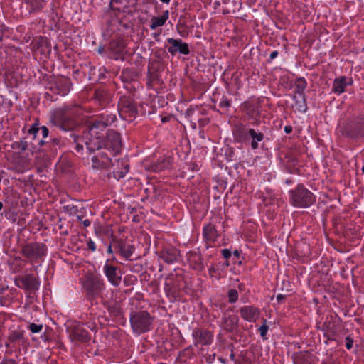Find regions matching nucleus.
Segmentation results:
<instances>
[{
    "label": "nucleus",
    "instance_id": "nucleus-16",
    "mask_svg": "<svg viewBox=\"0 0 364 364\" xmlns=\"http://www.w3.org/2000/svg\"><path fill=\"white\" fill-rule=\"evenodd\" d=\"M110 166L112 167L114 178L119 180L125 176L129 171V164L127 159H117L112 161Z\"/></svg>",
    "mask_w": 364,
    "mask_h": 364
},
{
    "label": "nucleus",
    "instance_id": "nucleus-58",
    "mask_svg": "<svg viewBox=\"0 0 364 364\" xmlns=\"http://www.w3.org/2000/svg\"><path fill=\"white\" fill-rule=\"evenodd\" d=\"M87 327H88L89 328H90L92 331H95V328H96L95 326L93 323H92V324H90H90H88V325H87Z\"/></svg>",
    "mask_w": 364,
    "mask_h": 364
},
{
    "label": "nucleus",
    "instance_id": "nucleus-54",
    "mask_svg": "<svg viewBox=\"0 0 364 364\" xmlns=\"http://www.w3.org/2000/svg\"><path fill=\"white\" fill-rule=\"evenodd\" d=\"M284 129L287 134H290L292 132V127L289 125L285 126Z\"/></svg>",
    "mask_w": 364,
    "mask_h": 364
},
{
    "label": "nucleus",
    "instance_id": "nucleus-10",
    "mask_svg": "<svg viewBox=\"0 0 364 364\" xmlns=\"http://www.w3.org/2000/svg\"><path fill=\"white\" fill-rule=\"evenodd\" d=\"M118 111L121 117L126 120H132L138 114L136 105L130 97L123 96L118 102Z\"/></svg>",
    "mask_w": 364,
    "mask_h": 364
},
{
    "label": "nucleus",
    "instance_id": "nucleus-46",
    "mask_svg": "<svg viewBox=\"0 0 364 364\" xmlns=\"http://www.w3.org/2000/svg\"><path fill=\"white\" fill-rule=\"evenodd\" d=\"M0 364H22L19 362L16 361L14 359L11 358H4L2 360V361L0 363Z\"/></svg>",
    "mask_w": 364,
    "mask_h": 364
},
{
    "label": "nucleus",
    "instance_id": "nucleus-8",
    "mask_svg": "<svg viewBox=\"0 0 364 364\" xmlns=\"http://www.w3.org/2000/svg\"><path fill=\"white\" fill-rule=\"evenodd\" d=\"M21 253L31 262H39L46 255L47 247L43 243L30 242L22 247Z\"/></svg>",
    "mask_w": 364,
    "mask_h": 364
},
{
    "label": "nucleus",
    "instance_id": "nucleus-29",
    "mask_svg": "<svg viewBox=\"0 0 364 364\" xmlns=\"http://www.w3.org/2000/svg\"><path fill=\"white\" fill-rule=\"evenodd\" d=\"M70 140H72V143L74 146L73 149L75 151L76 154L80 156L84 155V142L82 141V137L80 138L78 135H77L75 133H71L70 135Z\"/></svg>",
    "mask_w": 364,
    "mask_h": 364
},
{
    "label": "nucleus",
    "instance_id": "nucleus-4",
    "mask_svg": "<svg viewBox=\"0 0 364 364\" xmlns=\"http://www.w3.org/2000/svg\"><path fill=\"white\" fill-rule=\"evenodd\" d=\"M337 134L351 140H358L364 136V118L357 117L341 122L336 128Z\"/></svg>",
    "mask_w": 364,
    "mask_h": 364
},
{
    "label": "nucleus",
    "instance_id": "nucleus-30",
    "mask_svg": "<svg viewBox=\"0 0 364 364\" xmlns=\"http://www.w3.org/2000/svg\"><path fill=\"white\" fill-rule=\"evenodd\" d=\"M70 86L71 82L68 78H61L56 82L58 93L62 96L66 95L69 92Z\"/></svg>",
    "mask_w": 364,
    "mask_h": 364
},
{
    "label": "nucleus",
    "instance_id": "nucleus-56",
    "mask_svg": "<svg viewBox=\"0 0 364 364\" xmlns=\"http://www.w3.org/2000/svg\"><path fill=\"white\" fill-rule=\"evenodd\" d=\"M112 247H113V245H112V241L110 245L108 246L107 253H109V254H112L113 253Z\"/></svg>",
    "mask_w": 364,
    "mask_h": 364
},
{
    "label": "nucleus",
    "instance_id": "nucleus-53",
    "mask_svg": "<svg viewBox=\"0 0 364 364\" xmlns=\"http://www.w3.org/2000/svg\"><path fill=\"white\" fill-rule=\"evenodd\" d=\"M278 54H279V53L277 50L272 52L269 55L270 60H272L276 58L278 56Z\"/></svg>",
    "mask_w": 364,
    "mask_h": 364
},
{
    "label": "nucleus",
    "instance_id": "nucleus-49",
    "mask_svg": "<svg viewBox=\"0 0 364 364\" xmlns=\"http://www.w3.org/2000/svg\"><path fill=\"white\" fill-rule=\"evenodd\" d=\"M306 354H301L298 355L294 360V364H300V361H304L306 358Z\"/></svg>",
    "mask_w": 364,
    "mask_h": 364
},
{
    "label": "nucleus",
    "instance_id": "nucleus-32",
    "mask_svg": "<svg viewBox=\"0 0 364 364\" xmlns=\"http://www.w3.org/2000/svg\"><path fill=\"white\" fill-rule=\"evenodd\" d=\"M95 99L101 106H105L111 100V95L105 90H97L95 91Z\"/></svg>",
    "mask_w": 364,
    "mask_h": 364
},
{
    "label": "nucleus",
    "instance_id": "nucleus-13",
    "mask_svg": "<svg viewBox=\"0 0 364 364\" xmlns=\"http://www.w3.org/2000/svg\"><path fill=\"white\" fill-rule=\"evenodd\" d=\"M103 272L108 281L114 286L118 287L122 281L121 271L107 261L103 267Z\"/></svg>",
    "mask_w": 364,
    "mask_h": 364
},
{
    "label": "nucleus",
    "instance_id": "nucleus-19",
    "mask_svg": "<svg viewBox=\"0 0 364 364\" xmlns=\"http://www.w3.org/2000/svg\"><path fill=\"white\" fill-rule=\"evenodd\" d=\"M239 312L244 320L250 323L256 322L260 315L259 308L249 305L241 307Z\"/></svg>",
    "mask_w": 364,
    "mask_h": 364
},
{
    "label": "nucleus",
    "instance_id": "nucleus-51",
    "mask_svg": "<svg viewBox=\"0 0 364 364\" xmlns=\"http://www.w3.org/2000/svg\"><path fill=\"white\" fill-rule=\"evenodd\" d=\"M77 219H78L79 220L82 221V224H83L84 227H85V228H87V227L90 226V224H91V222H90V220H88V219L82 220V216H80V215H77Z\"/></svg>",
    "mask_w": 364,
    "mask_h": 364
},
{
    "label": "nucleus",
    "instance_id": "nucleus-40",
    "mask_svg": "<svg viewBox=\"0 0 364 364\" xmlns=\"http://www.w3.org/2000/svg\"><path fill=\"white\" fill-rule=\"evenodd\" d=\"M228 301L230 304H234L238 300V292L235 289H231L228 293Z\"/></svg>",
    "mask_w": 364,
    "mask_h": 364
},
{
    "label": "nucleus",
    "instance_id": "nucleus-60",
    "mask_svg": "<svg viewBox=\"0 0 364 364\" xmlns=\"http://www.w3.org/2000/svg\"><path fill=\"white\" fill-rule=\"evenodd\" d=\"M233 255H234L235 257H239V256H240V252H239L238 250H235V251L233 252Z\"/></svg>",
    "mask_w": 364,
    "mask_h": 364
},
{
    "label": "nucleus",
    "instance_id": "nucleus-3",
    "mask_svg": "<svg viewBox=\"0 0 364 364\" xmlns=\"http://www.w3.org/2000/svg\"><path fill=\"white\" fill-rule=\"evenodd\" d=\"M105 132L100 130L97 126L89 122L87 130L84 132L82 141L87 154L94 153L104 148Z\"/></svg>",
    "mask_w": 364,
    "mask_h": 364
},
{
    "label": "nucleus",
    "instance_id": "nucleus-5",
    "mask_svg": "<svg viewBox=\"0 0 364 364\" xmlns=\"http://www.w3.org/2000/svg\"><path fill=\"white\" fill-rule=\"evenodd\" d=\"M289 203L298 208H306L316 202L315 195L304 184L299 183L289 191Z\"/></svg>",
    "mask_w": 364,
    "mask_h": 364
},
{
    "label": "nucleus",
    "instance_id": "nucleus-11",
    "mask_svg": "<svg viewBox=\"0 0 364 364\" xmlns=\"http://www.w3.org/2000/svg\"><path fill=\"white\" fill-rule=\"evenodd\" d=\"M111 236L112 237V245L115 252L127 260H131L130 257L135 250L134 245L127 239L117 238L112 234Z\"/></svg>",
    "mask_w": 364,
    "mask_h": 364
},
{
    "label": "nucleus",
    "instance_id": "nucleus-15",
    "mask_svg": "<svg viewBox=\"0 0 364 364\" xmlns=\"http://www.w3.org/2000/svg\"><path fill=\"white\" fill-rule=\"evenodd\" d=\"M167 42L169 44L167 50L172 55H175L178 53L186 55L190 53L188 44L183 42L182 40L168 38Z\"/></svg>",
    "mask_w": 364,
    "mask_h": 364
},
{
    "label": "nucleus",
    "instance_id": "nucleus-50",
    "mask_svg": "<svg viewBox=\"0 0 364 364\" xmlns=\"http://www.w3.org/2000/svg\"><path fill=\"white\" fill-rule=\"evenodd\" d=\"M353 341L349 336L346 338V347L348 350H350L353 347Z\"/></svg>",
    "mask_w": 364,
    "mask_h": 364
},
{
    "label": "nucleus",
    "instance_id": "nucleus-59",
    "mask_svg": "<svg viewBox=\"0 0 364 364\" xmlns=\"http://www.w3.org/2000/svg\"><path fill=\"white\" fill-rule=\"evenodd\" d=\"M323 364H338L336 361H326Z\"/></svg>",
    "mask_w": 364,
    "mask_h": 364
},
{
    "label": "nucleus",
    "instance_id": "nucleus-33",
    "mask_svg": "<svg viewBox=\"0 0 364 364\" xmlns=\"http://www.w3.org/2000/svg\"><path fill=\"white\" fill-rule=\"evenodd\" d=\"M168 18V11H165L163 15L160 16H154L151 18V23L150 25V28L151 30H154L158 27L162 26L166 20Z\"/></svg>",
    "mask_w": 364,
    "mask_h": 364
},
{
    "label": "nucleus",
    "instance_id": "nucleus-37",
    "mask_svg": "<svg viewBox=\"0 0 364 364\" xmlns=\"http://www.w3.org/2000/svg\"><path fill=\"white\" fill-rule=\"evenodd\" d=\"M46 144L52 150L55 151L58 148H60L64 141L60 138H53L50 142H46Z\"/></svg>",
    "mask_w": 364,
    "mask_h": 364
},
{
    "label": "nucleus",
    "instance_id": "nucleus-39",
    "mask_svg": "<svg viewBox=\"0 0 364 364\" xmlns=\"http://www.w3.org/2000/svg\"><path fill=\"white\" fill-rule=\"evenodd\" d=\"M28 147V143L26 141L21 140L20 141H16L12 144V148L15 149H18L21 151H26Z\"/></svg>",
    "mask_w": 364,
    "mask_h": 364
},
{
    "label": "nucleus",
    "instance_id": "nucleus-64",
    "mask_svg": "<svg viewBox=\"0 0 364 364\" xmlns=\"http://www.w3.org/2000/svg\"><path fill=\"white\" fill-rule=\"evenodd\" d=\"M361 171H362V173H364V166L362 167Z\"/></svg>",
    "mask_w": 364,
    "mask_h": 364
},
{
    "label": "nucleus",
    "instance_id": "nucleus-45",
    "mask_svg": "<svg viewBox=\"0 0 364 364\" xmlns=\"http://www.w3.org/2000/svg\"><path fill=\"white\" fill-rule=\"evenodd\" d=\"M219 106L220 107L228 108L230 106V101L227 98H223L220 102Z\"/></svg>",
    "mask_w": 364,
    "mask_h": 364
},
{
    "label": "nucleus",
    "instance_id": "nucleus-20",
    "mask_svg": "<svg viewBox=\"0 0 364 364\" xmlns=\"http://www.w3.org/2000/svg\"><path fill=\"white\" fill-rule=\"evenodd\" d=\"M92 167L97 169L108 168L110 167L112 159L104 151H100L92 157Z\"/></svg>",
    "mask_w": 364,
    "mask_h": 364
},
{
    "label": "nucleus",
    "instance_id": "nucleus-9",
    "mask_svg": "<svg viewBox=\"0 0 364 364\" xmlns=\"http://www.w3.org/2000/svg\"><path fill=\"white\" fill-rule=\"evenodd\" d=\"M16 287L23 289L26 293L32 294L39 289L40 281L33 274L17 276L14 279Z\"/></svg>",
    "mask_w": 364,
    "mask_h": 364
},
{
    "label": "nucleus",
    "instance_id": "nucleus-14",
    "mask_svg": "<svg viewBox=\"0 0 364 364\" xmlns=\"http://www.w3.org/2000/svg\"><path fill=\"white\" fill-rule=\"evenodd\" d=\"M107 135L106 140L105 139L104 148L107 150H110L115 154L120 151L122 148L121 137L119 133L112 131L105 133Z\"/></svg>",
    "mask_w": 364,
    "mask_h": 364
},
{
    "label": "nucleus",
    "instance_id": "nucleus-7",
    "mask_svg": "<svg viewBox=\"0 0 364 364\" xmlns=\"http://www.w3.org/2000/svg\"><path fill=\"white\" fill-rule=\"evenodd\" d=\"M82 287L87 299L92 302L102 293L105 289V282L100 277L92 274L85 278Z\"/></svg>",
    "mask_w": 364,
    "mask_h": 364
},
{
    "label": "nucleus",
    "instance_id": "nucleus-31",
    "mask_svg": "<svg viewBox=\"0 0 364 364\" xmlns=\"http://www.w3.org/2000/svg\"><path fill=\"white\" fill-rule=\"evenodd\" d=\"M322 330L324 331V336L328 339H333V336H335L337 331L336 326L328 319L322 325Z\"/></svg>",
    "mask_w": 364,
    "mask_h": 364
},
{
    "label": "nucleus",
    "instance_id": "nucleus-26",
    "mask_svg": "<svg viewBox=\"0 0 364 364\" xmlns=\"http://www.w3.org/2000/svg\"><path fill=\"white\" fill-rule=\"evenodd\" d=\"M70 336L73 340L80 342H87L90 339L89 333L80 326L74 327L70 333Z\"/></svg>",
    "mask_w": 364,
    "mask_h": 364
},
{
    "label": "nucleus",
    "instance_id": "nucleus-21",
    "mask_svg": "<svg viewBox=\"0 0 364 364\" xmlns=\"http://www.w3.org/2000/svg\"><path fill=\"white\" fill-rule=\"evenodd\" d=\"M116 120V116L112 114L102 113L97 118L92 119L90 122L97 126L101 131L105 132L107 127L111 125Z\"/></svg>",
    "mask_w": 364,
    "mask_h": 364
},
{
    "label": "nucleus",
    "instance_id": "nucleus-1",
    "mask_svg": "<svg viewBox=\"0 0 364 364\" xmlns=\"http://www.w3.org/2000/svg\"><path fill=\"white\" fill-rule=\"evenodd\" d=\"M50 122L65 132H73L80 126L76 112L68 107L55 111L50 116Z\"/></svg>",
    "mask_w": 364,
    "mask_h": 364
},
{
    "label": "nucleus",
    "instance_id": "nucleus-22",
    "mask_svg": "<svg viewBox=\"0 0 364 364\" xmlns=\"http://www.w3.org/2000/svg\"><path fill=\"white\" fill-rule=\"evenodd\" d=\"M352 78L340 76L334 79L332 86V92L341 95L346 91V87L353 84Z\"/></svg>",
    "mask_w": 364,
    "mask_h": 364
},
{
    "label": "nucleus",
    "instance_id": "nucleus-41",
    "mask_svg": "<svg viewBox=\"0 0 364 364\" xmlns=\"http://www.w3.org/2000/svg\"><path fill=\"white\" fill-rule=\"evenodd\" d=\"M176 29L181 36L185 37L187 36V26L184 23H178L176 25Z\"/></svg>",
    "mask_w": 364,
    "mask_h": 364
},
{
    "label": "nucleus",
    "instance_id": "nucleus-62",
    "mask_svg": "<svg viewBox=\"0 0 364 364\" xmlns=\"http://www.w3.org/2000/svg\"><path fill=\"white\" fill-rule=\"evenodd\" d=\"M156 1L155 0H148V2L151 4H154Z\"/></svg>",
    "mask_w": 364,
    "mask_h": 364
},
{
    "label": "nucleus",
    "instance_id": "nucleus-43",
    "mask_svg": "<svg viewBox=\"0 0 364 364\" xmlns=\"http://www.w3.org/2000/svg\"><path fill=\"white\" fill-rule=\"evenodd\" d=\"M267 323V320L266 319H264V324H262L259 328V331L260 333V336L264 338V339H267V337H266V335L267 333V331H268V329H269V327L266 324Z\"/></svg>",
    "mask_w": 364,
    "mask_h": 364
},
{
    "label": "nucleus",
    "instance_id": "nucleus-17",
    "mask_svg": "<svg viewBox=\"0 0 364 364\" xmlns=\"http://www.w3.org/2000/svg\"><path fill=\"white\" fill-rule=\"evenodd\" d=\"M28 134L33 136L34 140L37 141L39 146L46 144L43 139L48 137L49 130L46 126L38 127V124H33L28 129Z\"/></svg>",
    "mask_w": 364,
    "mask_h": 364
},
{
    "label": "nucleus",
    "instance_id": "nucleus-28",
    "mask_svg": "<svg viewBox=\"0 0 364 364\" xmlns=\"http://www.w3.org/2000/svg\"><path fill=\"white\" fill-rule=\"evenodd\" d=\"M193 334L197 342L203 346L210 345L213 341V335L210 331L196 329Z\"/></svg>",
    "mask_w": 364,
    "mask_h": 364
},
{
    "label": "nucleus",
    "instance_id": "nucleus-42",
    "mask_svg": "<svg viewBox=\"0 0 364 364\" xmlns=\"http://www.w3.org/2000/svg\"><path fill=\"white\" fill-rule=\"evenodd\" d=\"M63 211L70 215H75L77 213V209L73 204H68L63 207Z\"/></svg>",
    "mask_w": 364,
    "mask_h": 364
},
{
    "label": "nucleus",
    "instance_id": "nucleus-34",
    "mask_svg": "<svg viewBox=\"0 0 364 364\" xmlns=\"http://www.w3.org/2000/svg\"><path fill=\"white\" fill-rule=\"evenodd\" d=\"M307 87V82L304 77H299L294 83V95L303 96L305 95V90Z\"/></svg>",
    "mask_w": 364,
    "mask_h": 364
},
{
    "label": "nucleus",
    "instance_id": "nucleus-61",
    "mask_svg": "<svg viewBox=\"0 0 364 364\" xmlns=\"http://www.w3.org/2000/svg\"><path fill=\"white\" fill-rule=\"evenodd\" d=\"M161 2L163 3H165V4H168L170 2L171 0H160Z\"/></svg>",
    "mask_w": 364,
    "mask_h": 364
},
{
    "label": "nucleus",
    "instance_id": "nucleus-48",
    "mask_svg": "<svg viewBox=\"0 0 364 364\" xmlns=\"http://www.w3.org/2000/svg\"><path fill=\"white\" fill-rule=\"evenodd\" d=\"M221 252L223 257L226 259H229L232 255L231 251L228 249H223L222 250Z\"/></svg>",
    "mask_w": 364,
    "mask_h": 364
},
{
    "label": "nucleus",
    "instance_id": "nucleus-12",
    "mask_svg": "<svg viewBox=\"0 0 364 364\" xmlns=\"http://www.w3.org/2000/svg\"><path fill=\"white\" fill-rule=\"evenodd\" d=\"M25 331L20 328H10L7 336V342L5 343L6 348H14L20 344H24L27 339L24 336Z\"/></svg>",
    "mask_w": 364,
    "mask_h": 364
},
{
    "label": "nucleus",
    "instance_id": "nucleus-27",
    "mask_svg": "<svg viewBox=\"0 0 364 364\" xmlns=\"http://www.w3.org/2000/svg\"><path fill=\"white\" fill-rule=\"evenodd\" d=\"M46 3V0H24L26 9L30 14L41 12Z\"/></svg>",
    "mask_w": 364,
    "mask_h": 364
},
{
    "label": "nucleus",
    "instance_id": "nucleus-38",
    "mask_svg": "<svg viewBox=\"0 0 364 364\" xmlns=\"http://www.w3.org/2000/svg\"><path fill=\"white\" fill-rule=\"evenodd\" d=\"M191 261L192 262H194V264L196 266V268L200 269H202L203 268V258L200 255H197L196 253L192 254Z\"/></svg>",
    "mask_w": 364,
    "mask_h": 364
},
{
    "label": "nucleus",
    "instance_id": "nucleus-44",
    "mask_svg": "<svg viewBox=\"0 0 364 364\" xmlns=\"http://www.w3.org/2000/svg\"><path fill=\"white\" fill-rule=\"evenodd\" d=\"M28 329L33 333H37L41 331L43 329V325L42 324H36L34 323H31L28 326Z\"/></svg>",
    "mask_w": 364,
    "mask_h": 364
},
{
    "label": "nucleus",
    "instance_id": "nucleus-63",
    "mask_svg": "<svg viewBox=\"0 0 364 364\" xmlns=\"http://www.w3.org/2000/svg\"><path fill=\"white\" fill-rule=\"evenodd\" d=\"M166 121H167V119H166V117H164V118H163V119H162V122H166Z\"/></svg>",
    "mask_w": 364,
    "mask_h": 364
},
{
    "label": "nucleus",
    "instance_id": "nucleus-57",
    "mask_svg": "<svg viewBox=\"0 0 364 364\" xmlns=\"http://www.w3.org/2000/svg\"><path fill=\"white\" fill-rule=\"evenodd\" d=\"M107 309L109 312L112 313L115 311V307L113 305H109L107 306Z\"/></svg>",
    "mask_w": 364,
    "mask_h": 364
},
{
    "label": "nucleus",
    "instance_id": "nucleus-2",
    "mask_svg": "<svg viewBox=\"0 0 364 364\" xmlns=\"http://www.w3.org/2000/svg\"><path fill=\"white\" fill-rule=\"evenodd\" d=\"M232 135L235 141L238 143H245L252 139L250 146L253 150L258 149L259 142H261L264 138L262 132L256 131L240 122L236 123L233 126Z\"/></svg>",
    "mask_w": 364,
    "mask_h": 364
},
{
    "label": "nucleus",
    "instance_id": "nucleus-23",
    "mask_svg": "<svg viewBox=\"0 0 364 364\" xmlns=\"http://www.w3.org/2000/svg\"><path fill=\"white\" fill-rule=\"evenodd\" d=\"M239 318L235 315L224 314L222 318L220 326L227 332H232L238 325Z\"/></svg>",
    "mask_w": 364,
    "mask_h": 364
},
{
    "label": "nucleus",
    "instance_id": "nucleus-24",
    "mask_svg": "<svg viewBox=\"0 0 364 364\" xmlns=\"http://www.w3.org/2000/svg\"><path fill=\"white\" fill-rule=\"evenodd\" d=\"M203 237L207 244L215 242L218 234L215 225L210 223L204 225L203 228Z\"/></svg>",
    "mask_w": 364,
    "mask_h": 364
},
{
    "label": "nucleus",
    "instance_id": "nucleus-25",
    "mask_svg": "<svg viewBox=\"0 0 364 364\" xmlns=\"http://www.w3.org/2000/svg\"><path fill=\"white\" fill-rule=\"evenodd\" d=\"M179 251L175 247H168L160 252V257L167 264L178 261Z\"/></svg>",
    "mask_w": 364,
    "mask_h": 364
},
{
    "label": "nucleus",
    "instance_id": "nucleus-6",
    "mask_svg": "<svg viewBox=\"0 0 364 364\" xmlns=\"http://www.w3.org/2000/svg\"><path fill=\"white\" fill-rule=\"evenodd\" d=\"M153 318L146 311H133L130 314V323L134 332L141 334L149 331Z\"/></svg>",
    "mask_w": 364,
    "mask_h": 364
},
{
    "label": "nucleus",
    "instance_id": "nucleus-36",
    "mask_svg": "<svg viewBox=\"0 0 364 364\" xmlns=\"http://www.w3.org/2000/svg\"><path fill=\"white\" fill-rule=\"evenodd\" d=\"M110 6L113 10L124 11L127 7V0H111Z\"/></svg>",
    "mask_w": 364,
    "mask_h": 364
},
{
    "label": "nucleus",
    "instance_id": "nucleus-35",
    "mask_svg": "<svg viewBox=\"0 0 364 364\" xmlns=\"http://www.w3.org/2000/svg\"><path fill=\"white\" fill-rule=\"evenodd\" d=\"M293 99L295 102V106H296L297 110L300 112H306V111L307 110L306 95H303V96L294 95Z\"/></svg>",
    "mask_w": 364,
    "mask_h": 364
},
{
    "label": "nucleus",
    "instance_id": "nucleus-18",
    "mask_svg": "<svg viewBox=\"0 0 364 364\" xmlns=\"http://www.w3.org/2000/svg\"><path fill=\"white\" fill-rule=\"evenodd\" d=\"M109 58L123 60L125 53V44L122 40L112 41L109 43Z\"/></svg>",
    "mask_w": 364,
    "mask_h": 364
},
{
    "label": "nucleus",
    "instance_id": "nucleus-55",
    "mask_svg": "<svg viewBox=\"0 0 364 364\" xmlns=\"http://www.w3.org/2000/svg\"><path fill=\"white\" fill-rule=\"evenodd\" d=\"M285 299V296L283 294H278L277 296V299L279 302H281L282 300Z\"/></svg>",
    "mask_w": 364,
    "mask_h": 364
},
{
    "label": "nucleus",
    "instance_id": "nucleus-47",
    "mask_svg": "<svg viewBox=\"0 0 364 364\" xmlns=\"http://www.w3.org/2000/svg\"><path fill=\"white\" fill-rule=\"evenodd\" d=\"M87 249L90 250L92 252H94L96 250V245H95V242L92 241L91 239L87 240Z\"/></svg>",
    "mask_w": 364,
    "mask_h": 364
},
{
    "label": "nucleus",
    "instance_id": "nucleus-52",
    "mask_svg": "<svg viewBox=\"0 0 364 364\" xmlns=\"http://www.w3.org/2000/svg\"><path fill=\"white\" fill-rule=\"evenodd\" d=\"M121 78L124 82H129V72L128 71H122L121 75Z\"/></svg>",
    "mask_w": 364,
    "mask_h": 364
}]
</instances>
